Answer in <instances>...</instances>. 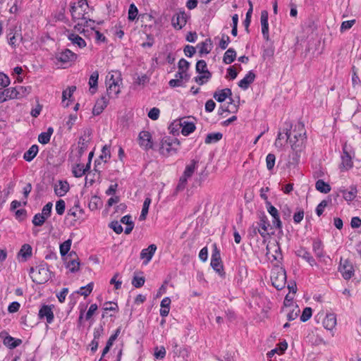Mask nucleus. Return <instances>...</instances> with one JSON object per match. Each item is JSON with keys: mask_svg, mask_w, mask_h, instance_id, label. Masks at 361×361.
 <instances>
[{"mask_svg": "<svg viewBox=\"0 0 361 361\" xmlns=\"http://www.w3.org/2000/svg\"><path fill=\"white\" fill-rule=\"evenodd\" d=\"M312 309L310 307H305L302 313V315L300 316V320L303 322H307L312 317Z\"/></svg>", "mask_w": 361, "mask_h": 361, "instance_id": "51", "label": "nucleus"}, {"mask_svg": "<svg viewBox=\"0 0 361 361\" xmlns=\"http://www.w3.org/2000/svg\"><path fill=\"white\" fill-rule=\"evenodd\" d=\"M138 13V10L137 7L133 4H130L128 9V20L130 21L134 20Z\"/></svg>", "mask_w": 361, "mask_h": 361, "instance_id": "48", "label": "nucleus"}, {"mask_svg": "<svg viewBox=\"0 0 361 361\" xmlns=\"http://www.w3.org/2000/svg\"><path fill=\"white\" fill-rule=\"evenodd\" d=\"M160 111L158 108L154 107L148 113V116L152 120L156 121L159 118Z\"/></svg>", "mask_w": 361, "mask_h": 361, "instance_id": "61", "label": "nucleus"}, {"mask_svg": "<svg viewBox=\"0 0 361 361\" xmlns=\"http://www.w3.org/2000/svg\"><path fill=\"white\" fill-rule=\"evenodd\" d=\"M93 289V283H90L86 286H83L80 288V290L78 291V293L83 295L84 297L88 296L92 291Z\"/></svg>", "mask_w": 361, "mask_h": 361, "instance_id": "45", "label": "nucleus"}, {"mask_svg": "<svg viewBox=\"0 0 361 361\" xmlns=\"http://www.w3.org/2000/svg\"><path fill=\"white\" fill-rule=\"evenodd\" d=\"M93 22L92 20L89 19L88 20L85 18V20H81V22H78L75 26L74 29L76 30L80 33H82L85 32V27L89 26L88 23Z\"/></svg>", "mask_w": 361, "mask_h": 361, "instance_id": "46", "label": "nucleus"}, {"mask_svg": "<svg viewBox=\"0 0 361 361\" xmlns=\"http://www.w3.org/2000/svg\"><path fill=\"white\" fill-rule=\"evenodd\" d=\"M196 71L201 74L195 78V81L200 85H204L212 78V73L207 69V63L204 60H199L197 62Z\"/></svg>", "mask_w": 361, "mask_h": 361, "instance_id": "5", "label": "nucleus"}, {"mask_svg": "<svg viewBox=\"0 0 361 361\" xmlns=\"http://www.w3.org/2000/svg\"><path fill=\"white\" fill-rule=\"evenodd\" d=\"M122 83H118V82H111L106 84V94L108 98L116 97L121 92V85Z\"/></svg>", "mask_w": 361, "mask_h": 361, "instance_id": "18", "label": "nucleus"}, {"mask_svg": "<svg viewBox=\"0 0 361 361\" xmlns=\"http://www.w3.org/2000/svg\"><path fill=\"white\" fill-rule=\"evenodd\" d=\"M38 317L40 319H46L48 324H51L54 320V312L51 306L43 305L39 310Z\"/></svg>", "mask_w": 361, "mask_h": 361, "instance_id": "10", "label": "nucleus"}, {"mask_svg": "<svg viewBox=\"0 0 361 361\" xmlns=\"http://www.w3.org/2000/svg\"><path fill=\"white\" fill-rule=\"evenodd\" d=\"M66 204L63 200H59L56 203V211L58 214L62 215L65 211Z\"/></svg>", "mask_w": 361, "mask_h": 361, "instance_id": "54", "label": "nucleus"}, {"mask_svg": "<svg viewBox=\"0 0 361 361\" xmlns=\"http://www.w3.org/2000/svg\"><path fill=\"white\" fill-rule=\"evenodd\" d=\"M339 192L343 194V198L346 201H353L357 196V190L355 186H350V190L341 188Z\"/></svg>", "mask_w": 361, "mask_h": 361, "instance_id": "22", "label": "nucleus"}, {"mask_svg": "<svg viewBox=\"0 0 361 361\" xmlns=\"http://www.w3.org/2000/svg\"><path fill=\"white\" fill-rule=\"evenodd\" d=\"M316 189L322 193H328L331 191V186L322 179L317 180L315 183Z\"/></svg>", "mask_w": 361, "mask_h": 361, "instance_id": "35", "label": "nucleus"}, {"mask_svg": "<svg viewBox=\"0 0 361 361\" xmlns=\"http://www.w3.org/2000/svg\"><path fill=\"white\" fill-rule=\"evenodd\" d=\"M197 161L194 159L192 160L191 163L189 165L186 166L183 176L187 178H190L197 168Z\"/></svg>", "mask_w": 361, "mask_h": 361, "instance_id": "36", "label": "nucleus"}, {"mask_svg": "<svg viewBox=\"0 0 361 361\" xmlns=\"http://www.w3.org/2000/svg\"><path fill=\"white\" fill-rule=\"evenodd\" d=\"M274 260H279L282 259V254L279 243L267 245V255H271Z\"/></svg>", "mask_w": 361, "mask_h": 361, "instance_id": "14", "label": "nucleus"}, {"mask_svg": "<svg viewBox=\"0 0 361 361\" xmlns=\"http://www.w3.org/2000/svg\"><path fill=\"white\" fill-rule=\"evenodd\" d=\"M212 267L221 276H224V267L222 264L220 251L218 250L216 245H214V250L211 259Z\"/></svg>", "mask_w": 361, "mask_h": 361, "instance_id": "6", "label": "nucleus"}, {"mask_svg": "<svg viewBox=\"0 0 361 361\" xmlns=\"http://www.w3.org/2000/svg\"><path fill=\"white\" fill-rule=\"evenodd\" d=\"M171 299L168 297L164 298L161 302L160 314L162 317H166L169 313Z\"/></svg>", "mask_w": 361, "mask_h": 361, "instance_id": "32", "label": "nucleus"}, {"mask_svg": "<svg viewBox=\"0 0 361 361\" xmlns=\"http://www.w3.org/2000/svg\"><path fill=\"white\" fill-rule=\"evenodd\" d=\"M73 256L77 257L76 253L73 251L71 252L69 254V257H72ZM66 267L69 269L71 272H76L79 270L80 268V262L78 261V258L71 259L70 261L67 262Z\"/></svg>", "mask_w": 361, "mask_h": 361, "instance_id": "25", "label": "nucleus"}, {"mask_svg": "<svg viewBox=\"0 0 361 361\" xmlns=\"http://www.w3.org/2000/svg\"><path fill=\"white\" fill-rule=\"evenodd\" d=\"M236 58V51L233 48H229L225 53L223 57V61L226 64H230L234 61Z\"/></svg>", "mask_w": 361, "mask_h": 361, "instance_id": "31", "label": "nucleus"}, {"mask_svg": "<svg viewBox=\"0 0 361 361\" xmlns=\"http://www.w3.org/2000/svg\"><path fill=\"white\" fill-rule=\"evenodd\" d=\"M182 126L181 133L183 135L187 136L195 130V125L192 122L183 121L180 123Z\"/></svg>", "mask_w": 361, "mask_h": 361, "instance_id": "30", "label": "nucleus"}, {"mask_svg": "<svg viewBox=\"0 0 361 361\" xmlns=\"http://www.w3.org/2000/svg\"><path fill=\"white\" fill-rule=\"evenodd\" d=\"M71 240L68 239L60 245V253L61 256H65L68 252L71 249Z\"/></svg>", "mask_w": 361, "mask_h": 361, "instance_id": "44", "label": "nucleus"}, {"mask_svg": "<svg viewBox=\"0 0 361 361\" xmlns=\"http://www.w3.org/2000/svg\"><path fill=\"white\" fill-rule=\"evenodd\" d=\"M111 82H118V83H122V79L120 72L115 71L111 74H109L106 76V84Z\"/></svg>", "mask_w": 361, "mask_h": 361, "instance_id": "41", "label": "nucleus"}, {"mask_svg": "<svg viewBox=\"0 0 361 361\" xmlns=\"http://www.w3.org/2000/svg\"><path fill=\"white\" fill-rule=\"evenodd\" d=\"M157 250V245L154 244H151L148 246L147 248L143 249L140 252V258L144 259V264H147L152 259L153 255H154Z\"/></svg>", "mask_w": 361, "mask_h": 361, "instance_id": "13", "label": "nucleus"}, {"mask_svg": "<svg viewBox=\"0 0 361 361\" xmlns=\"http://www.w3.org/2000/svg\"><path fill=\"white\" fill-rule=\"evenodd\" d=\"M4 91L7 98V100L19 98V92L18 90H17L16 87L7 88L5 89Z\"/></svg>", "mask_w": 361, "mask_h": 361, "instance_id": "40", "label": "nucleus"}, {"mask_svg": "<svg viewBox=\"0 0 361 361\" xmlns=\"http://www.w3.org/2000/svg\"><path fill=\"white\" fill-rule=\"evenodd\" d=\"M180 147V141L176 138L165 137L161 142L160 153L169 157L177 153Z\"/></svg>", "mask_w": 361, "mask_h": 361, "instance_id": "2", "label": "nucleus"}, {"mask_svg": "<svg viewBox=\"0 0 361 361\" xmlns=\"http://www.w3.org/2000/svg\"><path fill=\"white\" fill-rule=\"evenodd\" d=\"M111 157L109 146L104 145L102 149V154L99 158L101 159H105L104 161H106V159H109Z\"/></svg>", "mask_w": 361, "mask_h": 361, "instance_id": "59", "label": "nucleus"}, {"mask_svg": "<svg viewBox=\"0 0 361 361\" xmlns=\"http://www.w3.org/2000/svg\"><path fill=\"white\" fill-rule=\"evenodd\" d=\"M38 146L37 145H32L30 149L25 152L23 158L27 161H31L38 153Z\"/></svg>", "mask_w": 361, "mask_h": 361, "instance_id": "28", "label": "nucleus"}, {"mask_svg": "<svg viewBox=\"0 0 361 361\" xmlns=\"http://www.w3.org/2000/svg\"><path fill=\"white\" fill-rule=\"evenodd\" d=\"M9 84V78L6 74L0 73V90L7 87Z\"/></svg>", "mask_w": 361, "mask_h": 361, "instance_id": "53", "label": "nucleus"}, {"mask_svg": "<svg viewBox=\"0 0 361 361\" xmlns=\"http://www.w3.org/2000/svg\"><path fill=\"white\" fill-rule=\"evenodd\" d=\"M104 311H117L118 309L117 303L112 302H106L104 304L103 307Z\"/></svg>", "mask_w": 361, "mask_h": 361, "instance_id": "57", "label": "nucleus"}, {"mask_svg": "<svg viewBox=\"0 0 361 361\" xmlns=\"http://www.w3.org/2000/svg\"><path fill=\"white\" fill-rule=\"evenodd\" d=\"M109 98L106 97V96H102L100 99H97L92 109V114L94 115L100 114L104 108L106 107L109 103Z\"/></svg>", "mask_w": 361, "mask_h": 361, "instance_id": "16", "label": "nucleus"}, {"mask_svg": "<svg viewBox=\"0 0 361 361\" xmlns=\"http://www.w3.org/2000/svg\"><path fill=\"white\" fill-rule=\"evenodd\" d=\"M32 281L38 284L47 282L49 279V271L46 264H40L35 268L30 269Z\"/></svg>", "mask_w": 361, "mask_h": 361, "instance_id": "3", "label": "nucleus"}, {"mask_svg": "<svg viewBox=\"0 0 361 361\" xmlns=\"http://www.w3.org/2000/svg\"><path fill=\"white\" fill-rule=\"evenodd\" d=\"M343 154L341 157V168L345 170H349L353 166V162L352 161V157L349 154V153L346 151V146L344 145L343 148Z\"/></svg>", "mask_w": 361, "mask_h": 361, "instance_id": "19", "label": "nucleus"}, {"mask_svg": "<svg viewBox=\"0 0 361 361\" xmlns=\"http://www.w3.org/2000/svg\"><path fill=\"white\" fill-rule=\"evenodd\" d=\"M299 312H300V310L296 306L294 310H293L292 311H290L288 313V314H287L288 319L289 321L295 319L298 317Z\"/></svg>", "mask_w": 361, "mask_h": 361, "instance_id": "63", "label": "nucleus"}, {"mask_svg": "<svg viewBox=\"0 0 361 361\" xmlns=\"http://www.w3.org/2000/svg\"><path fill=\"white\" fill-rule=\"evenodd\" d=\"M69 190V184L67 181L59 180L54 186L55 194L59 197L64 196Z\"/></svg>", "mask_w": 361, "mask_h": 361, "instance_id": "21", "label": "nucleus"}, {"mask_svg": "<svg viewBox=\"0 0 361 361\" xmlns=\"http://www.w3.org/2000/svg\"><path fill=\"white\" fill-rule=\"evenodd\" d=\"M150 203H151V199L149 197H146L144 201V203H143L141 214L139 216L140 221H145L146 219L147 215L148 214Z\"/></svg>", "mask_w": 361, "mask_h": 361, "instance_id": "37", "label": "nucleus"}, {"mask_svg": "<svg viewBox=\"0 0 361 361\" xmlns=\"http://www.w3.org/2000/svg\"><path fill=\"white\" fill-rule=\"evenodd\" d=\"M68 38L73 44H77L80 48H83L86 46L85 41L76 34L71 33L68 35Z\"/></svg>", "mask_w": 361, "mask_h": 361, "instance_id": "34", "label": "nucleus"}, {"mask_svg": "<svg viewBox=\"0 0 361 361\" xmlns=\"http://www.w3.org/2000/svg\"><path fill=\"white\" fill-rule=\"evenodd\" d=\"M154 355L157 359L162 360L166 356V349L164 346L154 348Z\"/></svg>", "mask_w": 361, "mask_h": 361, "instance_id": "47", "label": "nucleus"}, {"mask_svg": "<svg viewBox=\"0 0 361 361\" xmlns=\"http://www.w3.org/2000/svg\"><path fill=\"white\" fill-rule=\"evenodd\" d=\"M89 140L80 137L78 142V155L81 157L82 154L87 150L88 147Z\"/></svg>", "mask_w": 361, "mask_h": 361, "instance_id": "38", "label": "nucleus"}, {"mask_svg": "<svg viewBox=\"0 0 361 361\" xmlns=\"http://www.w3.org/2000/svg\"><path fill=\"white\" fill-rule=\"evenodd\" d=\"M139 145L146 150L152 148L153 142L152 141V136L148 131H142L140 133Z\"/></svg>", "mask_w": 361, "mask_h": 361, "instance_id": "11", "label": "nucleus"}, {"mask_svg": "<svg viewBox=\"0 0 361 361\" xmlns=\"http://www.w3.org/2000/svg\"><path fill=\"white\" fill-rule=\"evenodd\" d=\"M259 221L257 223V225L259 228L258 229L259 233L260 235L265 238L267 235H269L268 228L270 226L269 221L268 220L267 216L264 213H262L259 216Z\"/></svg>", "mask_w": 361, "mask_h": 361, "instance_id": "9", "label": "nucleus"}, {"mask_svg": "<svg viewBox=\"0 0 361 361\" xmlns=\"http://www.w3.org/2000/svg\"><path fill=\"white\" fill-rule=\"evenodd\" d=\"M183 51L185 54L188 57H192L196 52L195 48L190 45H186Z\"/></svg>", "mask_w": 361, "mask_h": 361, "instance_id": "64", "label": "nucleus"}, {"mask_svg": "<svg viewBox=\"0 0 361 361\" xmlns=\"http://www.w3.org/2000/svg\"><path fill=\"white\" fill-rule=\"evenodd\" d=\"M271 280L276 289L281 290L286 283V270L281 267H275L271 271Z\"/></svg>", "mask_w": 361, "mask_h": 361, "instance_id": "4", "label": "nucleus"}, {"mask_svg": "<svg viewBox=\"0 0 361 361\" xmlns=\"http://www.w3.org/2000/svg\"><path fill=\"white\" fill-rule=\"evenodd\" d=\"M324 327L332 330L336 325V317L334 314H327L323 321Z\"/></svg>", "mask_w": 361, "mask_h": 361, "instance_id": "24", "label": "nucleus"}, {"mask_svg": "<svg viewBox=\"0 0 361 361\" xmlns=\"http://www.w3.org/2000/svg\"><path fill=\"white\" fill-rule=\"evenodd\" d=\"M110 228L117 234L121 233L123 230L122 226L117 221H112L110 224Z\"/></svg>", "mask_w": 361, "mask_h": 361, "instance_id": "58", "label": "nucleus"}, {"mask_svg": "<svg viewBox=\"0 0 361 361\" xmlns=\"http://www.w3.org/2000/svg\"><path fill=\"white\" fill-rule=\"evenodd\" d=\"M312 249L317 258L321 259L324 257V248L321 240H314L312 245Z\"/></svg>", "mask_w": 361, "mask_h": 361, "instance_id": "26", "label": "nucleus"}, {"mask_svg": "<svg viewBox=\"0 0 361 361\" xmlns=\"http://www.w3.org/2000/svg\"><path fill=\"white\" fill-rule=\"evenodd\" d=\"M296 255L299 257H302L305 259L311 266L316 265L314 259L311 256L310 253L303 247H300L296 251Z\"/></svg>", "mask_w": 361, "mask_h": 361, "instance_id": "23", "label": "nucleus"}, {"mask_svg": "<svg viewBox=\"0 0 361 361\" xmlns=\"http://www.w3.org/2000/svg\"><path fill=\"white\" fill-rule=\"evenodd\" d=\"M190 67V63L184 59H181L178 64V71L187 72Z\"/></svg>", "mask_w": 361, "mask_h": 361, "instance_id": "56", "label": "nucleus"}, {"mask_svg": "<svg viewBox=\"0 0 361 361\" xmlns=\"http://www.w3.org/2000/svg\"><path fill=\"white\" fill-rule=\"evenodd\" d=\"M261 25L262 32L264 38L266 40L269 39V23H268V12L267 11H262L261 13Z\"/></svg>", "mask_w": 361, "mask_h": 361, "instance_id": "17", "label": "nucleus"}, {"mask_svg": "<svg viewBox=\"0 0 361 361\" xmlns=\"http://www.w3.org/2000/svg\"><path fill=\"white\" fill-rule=\"evenodd\" d=\"M56 59L60 62L65 63L75 61L77 59V55L73 51H71L70 49H66L58 54Z\"/></svg>", "mask_w": 361, "mask_h": 361, "instance_id": "12", "label": "nucleus"}, {"mask_svg": "<svg viewBox=\"0 0 361 361\" xmlns=\"http://www.w3.org/2000/svg\"><path fill=\"white\" fill-rule=\"evenodd\" d=\"M46 219L44 216L38 213L35 215L32 219V224L36 226H41L44 224Z\"/></svg>", "mask_w": 361, "mask_h": 361, "instance_id": "49", "label": "nucleus"}, {"mask_svg": "<svg viewBox=\"0 0 361 361\" xmlns=\"http://www.w3.org/2000/svg\"><path fill=\"white\" fill-rule=\"evenodd\" d=\"M19 255L26 259L32 255V247L28 244H24L20 250Z\"/></svg>", "mask_w": 361, "mask_h": 361, "instance_id": "42", "label": "nucleus"}, {"mask_svg": "<svg viewBox=\"0 0 361 361\" xmlns=\"http://www.w3.org/2000/svg\"><path fill=\"white\" fill-rule=\"evenodd\" d=\"M222 137L223 135L221 133H209L205 138V143L211 144L212 142H216L219 141Z\"/></svg>", "mask_w": 361, "mask_h": 361, "instance_id": "39", "label": "nucleus"}, {"mask_svg": "<svg viewBox=\"0 0 361 361\" xmlns=\"http://www.w3.org/2000/svg\"><path fill=\"white\" fill-rule=\"evenodd\" d=\"M230 43V38L228 35H223L222 37L219 42V47L224 50L227 48L228 44Z\"/></svg>", "mask_w": 361, "mask_h": 361, "instance_id": "60", "label": "nucleus"}, {"mask_svg": "<svg viewBox=\"0 0 361 361\" xmlns=\"http://www.w3.org/2000/svg\"><path fill=\"white\" fill-rule=\"evenodd\" d=\"M99 78L98 71L93 72L89 79V85L90 87V92L94 94L97 88V82Z\"/></svg>", "mask_w": 361, "mask_h": 361, "instance_id": "33", "label": "nucleus"}, {"mask_svg": "<svg viewBox=\"0 0 361 361\" xmlns=\"http://www.w3.org/2000/svg\"><path fill=\"white\" fill-rule=\"evenodd\" d=\"M339 269L345 279H350L354 274L353 265L348 260H345L343 263H341Z\"/></svg>", "mask_w": 361, "mask_h": 361, "instance_id": "15", "label": "nucleus"}, {"mask_svg": "<svg viewBox=\"0 0 361 361\" xmlns=\"http://www.w3.org/2000/svg\"><path fill=\"white\" fill-rule=\"evenodd\" d=\"M54 133V129L51 127L48 128L46 132L40 133L38 136V141L42 145H46L49 142L51 136Z\"/></svg>", "mask_w": 361, "mask_h": 361, "instance_id": "27", "label": "nucleus"}, {"mask_svg": "<svg viewBox=\"0 0 361 361\" xmlns=\"http://www.w3.org/2000/svg\"><path fill=\"white\" fill-rule=\"evenodd\" d=\"M73 176L76 178L82 177L85 173L84 166L80 164H76L73 168Z\"/></svg>", "mask_w": 361, "mask_h": 361, "instance_id": "43", "label": "nucleus"}, {"mask_svg": "<svg viewBox=\"0 0 361 361\" xmlns=\"http://www.w3.org/2000/svg\"><path fill=\"white\" fill-rule=\"evenodd\" d=\"M187 20V14L184 11H180L173 16L171 23L174 28L180 30L186 25Z\"/></svg>", "mask_w": 361, "mask_h": 361, "instance_id": "7", "label": "nucleus"}, {"mask_svg": "<svg viewBox=\"0 0 361 361\" xmlns=\"http://www.w3.org/2000/svg\"><path fill=\"white\" fill-rule=\"evenodd\" d=\"M78 8L75 6V3L71 4L70 12L71 13L72 18L74 21L76 20H85L84 13L82 11H78Z\"/></svg>", "mask_w": 361, "mask_h": 361, "instance_id": "29", "label": "nucleus"}, {"mask_svg": "<svg viewBox=\"0 0 361 361\" xmlns=\"http://www.w3.org/2000/svg\"><path fill=\"white\" fill-rule=\"evenodd\" d=\"M208 43L207 41L202 42L200 44L197 45V47L199 48V52L200 54H209L211 51L210 49L208 48Z\"/></svg>", "mask_w": 361, "mask_h": 361, "instance_id": "55", "label": "nucleus"}, {"mask_svg": "<svg viewBox=\"0 0 361 361\" xmlns=\"http://www.w3.org/2000/svg\"><path fill=\"white\" fill-rule=\"evenodd\" d=\"M267 211L273 218V226L277 230H279L280 232H282V223L280 219L277 209L273 205H271L269 202H268Z\"/></svg>", "mask_w": 361, "mask_h": 361, "instance_id": "8", "label": "nucleus"}, {"mask_svg": "<svg viewBox=\"0 0 361 361\" xmlns=\"http://www.w3.org/2000/svg\"><path fill=\"white\" fill-rule=\"evenodd\" d=\"M276 157L274 154H269L266 158L267 167L269 170H271L275 164Z\"/></svg>", "mask_w": 361, "mask_h": 361, "instance_id": "52", "label": "nucleus"}, {"mask_svg": "<svg viewBox=\"0 0 361 361\" xmlns=\"http://www.w3.org/2000/svg\"><path fill=\"white\" fill-rule=\"evenodd\" d=\"M52 203L48 202L47 204H45L42 209V213H40L45 219H47L50 216L51 213V209H52Z\"/></svg>", "mask_w": 361, "mask_h": 361, "instance_id": "50", "label": "nucleus"}, {"mask_svg": "<svg viewBox=\"0 0 361 361\" xmlns=\"http://www.w3.org/2000/svg\"><path fill=\"white\" fill-rule=\"evenodd\" d=\"M144 283H145V278L144 277L135 276L132 281V284L135 288H140L144 285Z\"/></svg>", "mask_w": 361, "mask_h": 361, "instance_id": "62", "label": "nucleus"}, {"mask_svg": "<svg viewBox=\"0 0 361 361\" xmlns=\"http://www.w3.org/2000/svg\"><path fill=\"white\" fill-rule=\"evenodd\" d=\"M255 79V74L252 71H249L247 74L238 82V86L243 90H247L250 84Z\"/></svg>", "mask_w": 361, "mask_h": 361, "instance_id": "20", "label": "nucleus"}, {"mask_svg": "<svg viewBox=\"0 0 361 361\" xmlns=\"http://www.w3.org/2000/svg\"><path fill=\"white\" fill-rule=\"evenodd\" d=\"M292 125L290 123L286 124V128L284 129L286 141L290 144L291 149L295 152L294 159L298 161L299 156L298 152H300L305 148V143L306 140V133L304 130V126L298 124L295 126L293 130V135L291 133Z\"/></svg>", "mask_w": 361, "mask_h": 361, "instance_id": "1", "label": "nucleus"}]
</instances>
